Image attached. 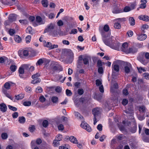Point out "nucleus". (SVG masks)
I'll return each instance as SVG.
<instances>
[{
  "label": "nucleus",
  "mask_w": 149,
  "mask_h": 149,
  "mask_svg": "<svg viewBox=\"0 0 149 149\" xmlns=\"http://www.w3.org/2000/svg\"><path fill=\"white\" fill-rule=\"evenodd\" d=\"M105 40L107 42H108L109 44V45L105 44L106 45L109 46L111 48L115 49L117 50H118L119 49V47L120 46L119 43L117 44H115V45H114V44H112V39L111 38H109V39L106 38H105Z\"/></svg>",
  "instance_id": "f257e3e1"
},
{
  "label": "nucleus",
  "mask_w": 149,
  "mask_h": 149,
  "mask_svg": "<svg viewBox=\"0 0 149 149\" xmlns=\"http://www.w3.org/2000/svg\"><path fill=\"white\" fill-rule=\"evenodd\" d=\"M99 31L102 37V40L105 44L109 45L108 42H107L105 38L109 37L110 35V33H108V32H106L102 29H99Z\"/></svg>",
  "instance_id": "f03ea898"
},
{
  "label": "nucleus",
  "mask_w": 149,
  "mask_h": 149,
  "mask_svg": "<svg viewBox=\"0 0 149 149\" xmlns=\"http://www.w3.org/2000/svg\"><path fill=\"white\" fill-rule=\"evenodd\" d=\"M92 111L93 114V115L94 117L93 124L94 125H95L97 122V118H98V115L100 113V108H96L94 109Z\"/></svg>",
  "instance_id": "7ed1b4c3"
},
{
  "label": "nucleus",
  "mask_w": 149,
  "mask_h": 149,
  "mask_svg": "<svg viewBox=\"0 0 149 149\" xmlns=\"http://www.w3.org/2000/svg\"><path fill=\"white\" fill-rule=\"evenodd\" d=\"M137 59L141 63L144 65L147 64L148 61L147 59H146L144 54L142 53H140L137 57Z\"/></svg>",
  "instance_id": "20e7f679"
},
{
  "label": "nucleus",
  "mask_w": 149,
  "mask_h": 149,
  "mask_svg": "<svg viewBox=\"0 0 149 149\" xmlns=\"http://www.w3.org/2000/svg\"><path fill=\"white\" fill-rule=\"evenodd\" d=\"M120 63L123 65L124 67L125 72L128 74L130 71V68L132 67L131 65L129 63L123 61H120Z\"/></svg>",
  "instance_id": "39448f33"
},
{
  "label": "nucleus",
  "mask_w": 149,
  "mask_h": 149,
  "mask_svg": "<svg viewBox=\"0 0 149 149\" xmlns=\"http://www.w3.org/2000/svg\"><path fill=\"white\" fill-rule=\"evenodd\" d=\"M80 126L81 127L85 129L88 132H90L92 131V129L91 127L86 123L82 122Z\"/></svg>",
  "instance_id": "423d86ee"
},
{
  "label": "nucleus",
  "mask_w": 149,
  "mask_h": 149,
  "mask_svg": "<svg viewBox=\"0 0 149 149\" xmlns=\"http://www.w3.org/2000/svg\"><path fill=\"white\" fill-rule=\"evenodd\" d=\"M128 45L127 43H124L122 45V47L121 48V50L122 51L124 52L127 54L129 53V51L128 48Z\"/></svg>",
  "instance_id": "0eeeda50"
},
{
  "label": "nucleus",
  "mask_w": 149,
  "mask_h": 149,
  "mask_svg": "<svg viewBox=\"0 0 149 149\" xmlns=\"http://www.w3.org/2000/svg\"><path fill=\"white\" fill-rule=\"evenodd\" d=\"M19 56L21 58L27 56L29 55V51L28 50H24L19 52Z\"/></svg>",
  "instance_id": "6e6552de"
},
{
  "label": "nucleus",
  "mask_w": 149,
  "mask_h": 149,
  "mask_svg": "<svg viewBox=\"0 0 149 149\" xmlns=\"http://www.w3.org/2000/svg\"><path fill=\"white\" fill-rule=\"evenodd\" d=\"M17 18V15L14 14H11L9 15L8 19L10 22H13L15 21Z\"/></svg>",
  "instance_id": "1a4fd4ad"
},
{
  "label": "nucleus",
  "mask_w": 149,
  "mask_h": 149,
  "mask_svg": "<svg viewBox=\"0 0 149 149\" xmlns=\"http://www.w3.org/2000/svg\"><path fill=\"white\" fill-rule=\"evenodd\" d=\"M52 69L54 71L56 70L61 71L63 69L60 65L57 63H56L53 66Z\"/></svg>",
  "instance_id": "9d476101"
},
{
  "label": "nucleus",
  "mask_w": 149,
  "mask_h": 149,
  "mask_svg": "<svg viewBox=\"0 0 149 149\" xmlns=\"http://www.w3.org/2000/svg\"><path fill=\"white\" fill-rule=\"evenodd\" d=\"M7 108L6 104L4 103H1L0 104V110L2 112H6L7 110Z\"/></svg>",
  "instance_id": "9b49d317"
},
{
  "label": "nucleus",
  "mask_w": 149,
  "mask_h": 149,
  "mask_svg": "<svg viewBox=\"0 0 149 149\" xmlns=\"http://www.w3.org/2000/svg\"><path fill=\"white\" fill-rule=\"evenodd\" d=\"M138 18L146 22L149 21V17L146 15H141L139 16Z\"/></svg>",
  "instance_id": "f8f14e48"
},
{
  "label": "nucleus",
  "mask_w": 149,
  "mask_h": 149,
  "mask_svg": "<svg viewBox=\"0 0 149 149\" xmlns=\"http://www.w3.org/2000/svg\"><path fill=\"white\" fill-rule=\"evenodd\" d=\"M137 36V39L141 41L144 40L147 38V35L145 34H139Z\"/></svg>",
  "instance_id": "ddd939ff"
},
{
  "label": "nucleus",
  "mask_w": 149,
  "mask_h": 149,
  "mask_svg": "<svg viewBox=\"0 0 149 149\" xmlns=\"http://www.w3.org/2000/svg\"><path fill=\"white\" fill-rule=\"evenodd\" d=\"M112 72H118L119 70V67L118 65L113 63L112 65Z\"/></svg>",
  "instance_id": "4468645a"
},
{
  "label": "nucleus",
  "mask_w": 149,
  "mask_h": 149,
  "mask_svg": "<svg viewBox=\"0 0 149 149\" xmlns=\"http://www.w3.org/2000/svg\"><path fill=\"white\" fill-rule=\"evenodd\" d=\"M54 28V25L53 24H51L47 26V27L44 31V33H45L49 31H50L53 29Z\"/></svg>",
  "instance_id": "2eb2a0df"
},
{
  "label": "nucleus",
  "mask_w": 149,
  "mask_h": 149,
  "mask_svg": "<svg viewBox=\"0 0 149 149\" xmlns=\"http://www.w3.org/2000/svg\"><path fill=\"white\" fill-rule=\"evenodd\" d=\"M24 70L22 66L19 68L18 70L19 75L21 78L23 77L22 75L24 73Z\"/></svg>",
  "instance_id": "dca6fc26"
},
{
  "label": "nucleus",
  "mask_w": 149,
  "mask_h": 149,
  "mask_svg": "<svg viewBox=\"0 0 149 149\" xmlns=\"http://www.w3.org/2000/svg\"><path fill=\"white\" fill-rule=\"evenodd\" d=\"M123 11V10L121 8L116 7L113 9L112 13L114 14H117L122 13Z\"/></svg>",
  "instance_id": "f3484780"
},
{
  "label": "nucleus",
  "mask_w": 149,
  "mask_h": 149,
  "mask_svg": "<svg viewBox=\"0 0 149 149\" xmlns=\"http://www.w3.org/2000/svg\"><path fill=\"white\" fill-rule=\"evenodd\" d=\"M70 140L71 142L73 143L76 144H78V140L76 138L73 136H71L70 137Z\"/></svg>",
  "instance_id": "a211bd4d"
},
{
  "label": "nucleus",
  "mask_w": 149,
  "mask_h": 149,
  "mask_svg": "<svg viewBox=\"0 0 149 149\" xmlns=\"http://www.w3.org/2000/svg\"><path fill=\"white\" fill-rule=\"evenodd\" d=\"M139 111L140 112L145 113L146 112V108L143 105L140 106L139 107Z\"/></svg>",
  "instance_id": "6ab92c4d"
},
{
  "label": "nucleus",
  "mask_w": 149,
  "mask_h": 149,
  "mask_svg": "<svg viewBox=\"0 0 149 149\" xmlns=\"http://www.w3.org/2000/svg\"><path fill=\"white\" fill-rule=\"evenodd\" d=\"M129 53H134L136 52L137 51V49L136 48L133 47L129 49Z\"/></svg>",
  "instance_id": "aec40b11"
},
{
  "label": "nucleus",
  "mask_w": 149,
  "mask_h": 149,
  "mask_svg": "<svg viewBox=\"0 0 149 149\" xmlns=\"http://www.w3.org/2000/svg\"><path fill=\"white\" fill-rule=\"evenodd\" d=\"M24 97V95L23 94H20L17 95L15 96V99L19 100L22 99Z\"/></svg>",
  "instance_id": "412c9836"
},
{
  "label": "nucleus",
  "mask_w": 149,
  "mask_h": 149,
  "mask_svg": "<svg viewBox=\"0 0 149 149\" xmlns=\"http://www.w3.org/2000/svg\"><path fill=\"white\" fill-rule=\"evenodd\" d=\"M51 100L53 103H56L58 101V98L56 96H52L51 97Z\"/></svg>",
  "instance_id": "4be33fe9"
},
{
  "label": "nucleus",
  "mask_w": 149,
  "mask_h": 149,
  "mask_svg": "<svg viewBox=\"0 0 149 149\" xmlns=\"http://www.w3.org/2000/svg\"><path fill=\"white\" fill-rule=\"evenodd\" d=\"M42 4L44 7H47L48 6V3L47 0H42L41 1Z\"/></svg>",
  "instance_id": "5701e85b"
},
{
  "label": "nucleus",
  "mask_w": 149,
  "mask_h": 149,
  "mask_svg": "<svg viewBox=\"0 0 149 149\" xmlns=\"http://www.w3.org/2000/svg\"><path fill=\"white\" fill-rule=\"evenodd\" d=\"M137 126L135 123L133 125V127L131 130V132L132 133H135L136 131Z\"/></svg>",
  "instance_id": "b1692460"
},
{
  "label": "nucleus",
  "mask_w": 149,
  "mask_h": 149,
  "mask_svg": "<svg viewBox=\"0 0 149 149\" xmlns=\"http://www.w3.org/2000/svg\"><path fill=\"white\" fill-rule=\"evenodd\" d=\"M14 39L15 41L18 43L20 42L22 40V39L18 35H16L15 36Z\"/></svg>",
  "instance_id": "393cba45"
},
{
  "label": "nucleus",
  "mask_w": 149,
  "mask_h": 149,
  "mask_svg": "<svg viewBox=\"0 0 149 149\" xmlns=\"http://www.w3.org/2000/svg\"><path fill=\"white\" fill-rule=\"evenodd\" d=\"M129 22L131 26H134L135 24V20L134 18L132 17H130L129 18Z\"/></svg>",
  "instance_id": "a878e982"
},
{
  "label": "nucleus",
  "mask_w": 149,
  "mask_h": 149,
  "mask_svg": "<svg viewBox=\"0 0 149 149\" xmlns=\"http://www.w3.org/2000/svg\"><path fill=\"white\" fill-rule=\"evenodd\" d=\"M149 28V26L148 25L146 24L143 25L141 28V30L142 31V32L143 33L145 32L144 30L145 29H148Z\"/></svg>",
  "instance_id": "bb28decb"
},
{
  "label": "nucleus",
  "mask_w": 149,
  "mask_h": 149,
  "mask_svg": "<svg viewBox=\"0 0 149 149\" xmlns=\"http://www.w3.org/2000/svg\"><path fill=\"white\" fill-rule=\"evenodd\" d=\"M8 33L10 36H12L15 33V29H10L8 31Z\"/></svg>",
  "instance_id": "cd10ccee"
},
{
  "label": "nucleus",
  "mask_w": 149,
  "mask_h": 149,
  "mask_svg": "<svg viewBox=\"0 0 149 149\" xmlns=\"http://www.w3.org/2000/svg\"><path fill=\"white\" fill-rule=\"evenodd\" d=\"M74 113L75 116H76L77 118H79L80 119L83 118V117L82 116H81L80 114L78 112L75 111L74 112Z\"/></svg>",
  "instance_id": "c85d7f7f"
},
{
  "label": "nucleus",
  "mask_w": 149,
  "mask_h": 149,
  "mask_svg": "<svg viewBox=\"0 0 149 149\" xmlns=\"http://www.w3.org/2000/svg\"><path fill=\"white\" fill-rule=\"evenodd\" d=\"M62 135L59 134H58L56 137L55 140H57L58 141H60L62 140Z\"/></svg>",
  "instance_id": "c756f323"
},
{
  "label": "nucleus",
  "mask_w": 149,
  "mask_h": 149,
  "mask_svg": "<svg viewBox=\"0 0 149 149\" xmlns=\"http://www.w3.org/2000/svg\"><path fill=\"white\" fill-rule=\"evenodd\" d=\"M48 124V122L47 120H44L42 123V125L45 128L47 127Z\"/></svg>",
  "instance_id": "7c9ffc66"
},
{
  "label": "nucleus",
  "mask_w": 149,
  "mask_h": 149,
  "mask_svg": "<svg viewBox=\"0 0 149 149\" xmlns=\"http://www.w3.org/2000/svg\"><path fill=\"white\" fill-rule=\"evenodd\" d=\"M19 121L21 123H23L25 121V119L23 116L19 117Z\"/></svg>",
  "instance_id": "2f4dec72"
},
{
  "label": "nucleus",
  "mask_w": 149,
  "mask_h": 149,
  "mask_svg": "<svg viewBox=\"0 0 149 149\" xmlns=\"http://www.w3.org/2000/svg\"><path fill=\"white\" fill-rule=\"evenodd\" d=\"M24 70H27V72L29 71V65L28 64H24L22 65Z\"/></svg>",
  "instance_id": "473e14b6"
},
{
  "label": "nucleus",
  "mask_w": 149,
  "mask_h": 149,
  "mask_svg": "<svg viewBox=\"0 0 149 149\" xmlns=\"http://www.w3.org/2000/svg\"><path fill=\"white\" fill-rule=\"evenodd\" d=\"M59 141H58L56 140H54L53 142V145L54 146L56 147L59 146L60 145Z\"/></svg>",
  "instance_id": "72a5a7b5"
},
{
  "label": "nucleus",
  "mask_w": 149,
  "mask_h": 149,
  "mask_svg": "<svg viewBox=\"0 0 149 149\" xmlns=\"http://www.w3.org/2000/svg\"><path fill=\"white\" fill-rule=\"evenodd\" d=\"M40 76V74L39 73H37L36 74L33 75L32 76V78L33 79H40L38 77Z\"/></svg>",
  "instance_id": "f704fd0d"
},
{
  "label": "nucleus",
  "mask_w": 149,
  "mask_h": 149,
  "mask_svg": "<svg viewBox=\"0 0 149 149\" xmlns=\"http://www.w3.org/2000/svg\"><path fill=\"white\" fill-rule=\"evenodd\" d=\"M17 68V67L14 65H12L10 68L12 72H15Z\"/></svg>",
  "instance_id": "c9c22d12"
},
{
  "label": "nucleus",
  "mask_w": 149,
  "mask_h": 149,
  "mask_svg": "<svg viewBox=\"0 0 149 149\" xmlns=\"http://www.w3.org/2000/svg\"><path fill=\"white\" fill-rule=\"evenodd\" d=\"M102 29L106 32H108L109 30V27L108 25L106 24L104 26L103 29Z\"/></svg>",
  "instance_id": "e433bc0d"
},
{
  "label": "nucleus",
  "mask_w": 149,
  "mask_h": 149,
  "mask_svg": "<svg viewBox=\"0 0 149 149\" xmlns=\"http://www.w3.org/2000/svg\"><path fill=\"white\" fill-rule=\"evenodd\" d=\"M33 80L31 81V83L33 84H36L39 83L40 81V79H33Z\"/></svg>",
  "instance_id": "4c0bfd02"
},
{
  "label": "nucleus",
  "mask_w": 149,
  "mask_h": 149,
  "mask_svg": "<svg viewBox=\"0 0 149 149\" xmlns=\"http://www.w3.org/2000/svg\"><path fill=\"white\" fill-rule=\"evenodd\" d=\"M1 136L2 139H6L8 137V135L6 133H3L1 134Z\"/></svg>",
  "instance_id": "58836bf2"
},
{
  "label": "nucleus",
  "mask_w": 149,
  "mask_h": 149,
  "mask_svg": "<svg viewBox=\"0 0 149 149\" xmlns=\"http://www.w3.org/2000/svg\"><path fill=\"white\" fill-rule=\"evenodd\" d=\"M26 32L27 33L32 34V28L30 26L28 27L26 29Z\"/></svg>",
  "instance_id": "ea45409f"
},
{
  "label": "nucleus",
  "mask_w": 149,
  "mask_h": 149,
  "mask_svg": "<svg viewBox=\"0 0 149 149\" xmlns=\"http://www.w3.org/2000/svg\"><path fill=\"white\" fill-rule=\"evenodd\" d=\"M114 26L116 29H120L121 28V25L120 23L117 22L114 24Z\"/></svg>",
  "instance_id": "a19ab883"
},
{
  "label": "nucleus",
  "mask_w": 149,
  "mask_h": 149,
  "mask_svg": "<svg viewBox=\"0 0 149 149\" xmlns=\"http://www.w3.org/2000/svg\"><path fill=\"white\" fill-rule=\"evenodd\" d=\"M66 94L67 96H70L72 95V93L71 91L68 89H67L66 90Z\"/></svg>",
  "instance_id": "79ce46f5"
},
{
  "label": "nucleus",
  "mask_w": 149,
  "mask_h": 149,
  "mask_svg": "<svg viewBox=\"0 0 149 149\" xmlns=\"http://www.w3.org/2000/svg\"><path fill=\"white\" fill-rule=\"evenodd\" d=\"M43 63V61L42 59L40 58V59L39 60H38L37 62L36 63V65H42Z\"/></svg>",
  "instance_id": "37998d69"
},
{
  "label": "nucleus",
  "mask_w": 149,
  "mask_h": 149,
  "mask_svg": "<svg viewBox=\"0 0 149 149\" xmlns=\"http://www.w3.org/2000/svg\"><path fill=\"white\" fill-rule=\"evenodd\" d=\"M138 72L140 73H141L142 72H145L146 70L145 69L142 67H137Z\"/></svg>",
  "instance_id": "c03bdc74"
},
{
  "label": "nucleus",
  "mask_w": 149,
  "mask_h": 149,
  "mask_svg": "<svg viewBox=\"0 0 149 149\" xmlns=\"http://www.w3.org/2000/svg\"><path fill=\"white\" fill-rule=\"evenodd\" d=\"M42 91V89L40 87H38L36 89V92L38 93H40Z\"/></svg>",
  "instance_id": "a18cd8bd"
},
{
  "label": "nucleus",
  "mask_w": 149,
  "mask_h": 149,
  "mask_svg": "<svg viewBox=\"0 0 149 149\" xmlns=\"http://www.w3.org/2000/svg\"><path fill=\"white\" fill-rule=\"evenodd\" d=\"M39 100L40 102L42 103L45 102L46 99L43 95H42L40 97Z\"/></svg>",
  "instance_id": "49530a36"
},
{
  "label": "nucleus",
  "mask_w": 149,
  "mask_h": 149,
  "mask_svg": "<svg viewBox=\"0 0 149 149\" xmlns=\"http://www.w3.org/2000/svg\"><path fill=\"white\" fill-rule=\"evenodd\" d=\"M4 86L6 89H9L10 87V85L9 83L6 82L4 84Z\"/></svg>",
  "instance_id": "de8ad7c7"
},
{
  "label": "nucleus",
  "mask_w": 149,
  "mask_h": 149,
  "mask_svg": "<svg viewBox=\"0 0 149 149\" xmlns=\"http://www.w3.org/2000/svg\"><path fill=\"white\" fill-rule=\"evenodd\" d=\"M94 98L100 102L101 100L102 96L99 95H95L94 96Z\"/></svg>",
  "instance_id": "09e8293b"
},
{
  "label": "nucleus",
  "mask_w": 149,
  "mask_h": 149,
  "mask_svg": "<svg viewBox=\"0 0 149 149\" xmlns=\"http://www.w3.org/2000/svg\"><path fill=\"white\" fill-rule=\"evenodd\" d=\"M31 38V36L29 35V36H27L25 38L26 42L27 43H29L30 42Z\"/></svg>",
  "instance_id": "8fccbe9b"
},
{
  "label": "nucleus",
  "mask_w": 149,
  "mask_h": 149,
  "mask_svg": "<svg viewBox=\"0 0 149 149\" xmlns=\"http://www.w3.org/2000/svg\"><path fill=\"white\" fill-rule=\"evenodd\" d=\"M23 105L26 106H29L31 105V102L30 101H25L24 102Z\"/></svg>",
  "instance_id": "3c124183"
},
{
  "label": "nucleus",
  "mask_w": 149,
  "mask_h": 149,
  "mask_svg": "<svg viewBox=\"0 0 149 149\" xmlns=\"http://www.w3.org/2000/svg\"><path fill=\"white\" fill-rule=\"evenodd\" d=\"M45 44H44V46L46 47H48L49 48V49H50V47L52 43L51 42H47L46 43L45 41Z\"/></svg>",
  "instance_id": "603ef678"
},
{
  "label": "nucleus",
  "mask_w": 149,
  "mask_h": 149,
  "mask_svg": "<svg viewBox=\"0 0 149 149\" xmlns=\"http://www.w3.org/2000/svg\"><path fill=\"white\" fill-rule=\"evenodd\" d=\"M9 108L13 111H16L17 110V109L15 107H13L10 105H8Z\"/></svg>",
  "instance_id": "864d4df0"
},
{
  "label": "nucleus",
  "mask_w": 149,
  "mask_h": 149,
  "mask_svg": "<svg viewBox=\"0 0 149 149\" xmlns=\"http://www.w3.org/2000/svg\"><path fill=\"white\" fill-rule=\"evenodd\" d=\"M84 63L85 65H87L89 63L88 60L87 58H85L83 59Z\"/></svg>",
  "instance_id": "5fc2aeb1"
},
{
  "label": "nucleus",
  "mask_w": 149,
  "mask_h": 149,
  "mask_svg": "<svg viewBox=\"0 0 149 149\" xmlns=\"http://www.w3.org/2000/svg\"><path fill=\"white\" fill-rule=\"evenodd\" d=\"M77 29H72L70 33V34H75L77 33Z\"/></svg>",
  "instance_id": "6e6d98bb"
},
{
  "label": "nucleus",
  "mask_w": 149,
  "mask_h": 149,
  "mask_svg": "<svg viewBox=\"0 0 149 149\" xmlns=\"http://www.w3.org/2000/svg\"><path fill=\"white\" fill-rule=\"evenodd\" d=\"M84 93V91L83 89H79L78 90V93L79 95H82Z\"/></svg>",
  "instance_id": "4d7b16f0"
},
{
  "label": "nucleus",
  "mask_w": 149,
  "mask_h": 149,
  "mask_svg": "<svg viewBox=\"0 0 149 149\" xmlns=\"http://www.w3.org/2000/svg\"><path fill=\"white\" fill-rule=\"evenodd\" d=\"M35 129V127L34 125H31L29 128V130L30 132H32Z\"/></svg>",
  "instance_id": "13d9d810"
},
{
  "label": "nucleus",
  "mask_w": 149,
  "mask_h": 149,
  "mask_svg": "<svg viewBox=\"0 0 149 149\" xmlns=\"http://www.w3.org/2000/svg\"><path fill=\"white\" fill-rule=\"evenodd\" d=\"M131 10V8L128 6L125 7L123 11L125 12H128Z\"/></svg>",
  "instance_id": "bf43d9fd"
},
{
  "label": "nucleus",
  "mask_w": 149,
  "mask_h": 149,
  "mask_svg": "<svg viewBox=\"0 0 149 149\" xmlns=\"http://www.w3.org/2000/svg\"><path fill=\"white\" fill-rule=\"evenodd\" d=\"M36 142L35 140L32 141L31 142V147H34L37 146H36Z\"/></svg>",
  "instance_id": "052dcab7"
},
{
  "label": "nucleus",
  "mask_w": 149,
  "mask_h": 149,
  "mask_svg": "<svg viewBox=\"0 0 149 149\" xmlns=\"http://www.w3.org/2000/svg\"><path fill=\"white\" fill-rule=\"evenodd\" d=\"M143 77L146 79H149V74L146 73H145L143 74Z\"/></svg>",
  "instance_id": "680f3d73"
},
{
  "label": "nucleus",
  "mask_w": 149,
  "mask_h": 149,
  "mask_svg": "<svg viewBox=\"0 0 149 149\" xmlns=\"http://www.w3.org/2000/svg\"><path fill=\"white\" fill-rule=\"evenodd\" d=\"M96 84L97 86H100L102 84L101 81L98 79H97L96 80Z\"/></svg>",
  "instance_id": "e2e57ef3"
},
{
  "label": "nucleus",
  "mask_w": 149,
  "mask_h": 149,
  "mask_svg": "<svg viewBox=\"0 0 149 149\" xmlns=\"http://www.w3.org/2000/svg\"><path fill=\"white\" fill-rule=\"evenodd\" d=\"M138 118L139 120H144L145 118L143 114L142 115H138Z\"/></svg>",
  "instance_id": "0e129e2a"
},
{
  "label": "nucleus",
  "mask_w": 149,
  "mask_h": 149,
  "mask_svg": "<svg viewBox=\"0 0 149 149\" xmlns=\"http://www.w3.org/2000/svg\"><path fill=\"white\" fill-rule=\"evenodd\" d=\"M128 103V100L126 99H124L123 100L122 103L124 105H125Z\"/></svg>",
  "instance_id": "69168bd1"
},
{
  "label": "nucleus",
  "mask_w": 149,
  "mask_h": 149,
  "mask_svg": "<svg viewBox=\"0 0 149 149\" xmlns=\"http://www.w3.org/2000/svg\"><path fill=\"white\" fill-rule=\"evenodd\" d=\"M18 116V113L17 112H15L12 114V116L14 118H17Z\"/></svg>",
  "instance_id": "338daca9"
},
{
  "label": "nucleus",
  "mask_w": 149,
  "mask_h": 149,
  "mask_svg": "<svg viewBox=\"0 0 149 149\" xmlns=\"http://www.w3.org/2000/svg\"><path fill=\"white\" fill-rule=\"evenodd\" d=\"M142 53L144 54V56H145L146 59L148 60L149 59V53L146 52L145 53Z\"/></svg>",
  "instance_id": "774afa93"
}]
</instances>
